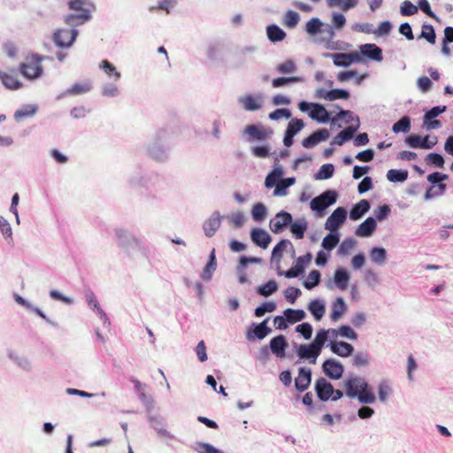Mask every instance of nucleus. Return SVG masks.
Listing matches in <instances>:
<instances>
[{"mask_svg":"<svg viewBox=\"0 0 453 453\" xmlns=\"http://www.w3.org/2000/svg\"><path fill=\"white\" fill-rule=\"evenodd\" d=\"M345 394L349 398H357L362 403L372 404L376 397L365 378L349 376L343 381Z\"/></svg>","mask_w":453,"mask_h":453,"instance_id":"1","label":"nucleus"},{"mask_svg":"<svg viewBox=\"0 0 453 453\" xmlns=\"http://www.w3.org/2000/svg\"><path fill=\"white\" fill-rule=\"evenodd\" d=\"M42 58L37 54L27 56L24 63L20 64L19 71L27 79H36L42 73Z\"/></svg>","mask_w":453,"mask_h":453,"instance_id":"2","label":"nucleus"},{"mask_svg":"<svg viewBox=\"0 0 453 453\" xmlns=\"http://www.w3.org/2000/svg\"><path fill=\"white\" fill-rule=\"evenodd\" d=\"M337 199V193L334 190H326L311 201L310 206L312 211L322 212L328 206L334 204Z\"/></svg>","mask_w":453,"mask_h":453,"instance_id":"3","label":"nucleus"},{"mask_svg":"<svg viewBox=\"0 0 453 453\" xmlns=\"http://www.w3.org/2000/svg\"><path fill=\"white\" fill-rule=\"evenodd\" d=\"M77 35L78 32L75 29H58L54 33L53 39L58 47L68 48L73 43Z\"/></svg>","mask_w":453,"mask_h":453,"instance_id":"4","label":"nucleus"},{"mask_svg":"<svg viewBox=\"0 0 453 453\" xmlns=\"http://www.w3.org/2000/svg\"><path fill=\"white\" fill-rule=\"evenodd\" d=\"M324 373L332 380L342 378L344 368L343 365L335 359H327L322 365Z\"/></svg>","mask_w":453,"mask_h":453,"instance_id":"5","label":"nucleus"},{"mask_svg":"<svg viewBox=\"0 0 453 453\" xmlns=\"http://www.w3.org/2000/svg\"><path fill=\"white\" fill-rule=\"evenodd\" d=\"M347 211L343 207H338L327 218L325 227L330 231L337 230L346 220Z\"/></svg>","mask_w":453,"mask_h":453,"instance_id":"6","label":"nucleus"},{"mask_svg":"<svg viewBox=\"0 0 453 453\" xmlns=\"http://www.w3.org/2000/svg\"><path fill=\"white\" fill-rule=\"evenodd\" d=\"M291 214L286 211H280L270 221V228L273 233L278 234L280 233L285 226L291 224Z\"/></svg>","mask_w":453,"mask_h":453,"instance_id":"7","label":"nucleus"},{"mask_svg":"<svg viewBox=\"0 0 453 453\" xmlns=\"http://www.w3.org/2000/svg\"><path fill=\"white\" fill-rule=\"evenodd\" d=\"M311 258L312 256L311 253L299 257L296 261V265L284 273L285 277L296 278L299 276L303 273L304 265L309 264L311 261Z\"/></svg>","mask_w":453,"mask_h":453,"instance_id":"8","label":"nucleus"},{"mask_svg":"<svg viewBox=\"0 0 453 453\" xmlns=\"http://www.w3.org/2000/svg\"><path fill=\"white\" fill-rule=\"evenodd\" d=\"M315 391L318 397L326 402L330 399L334 392V387L325 378H319L315 382Z\"/></svg>","mask_w":453,"mask_h":453,"instance_id":"9","label":"nucleus"},{"mask_svg":"<svg viewBox=\"0 0 453 453\" xmlns=\"http://www.w3.org/2000/svg\"><path fill=\"white\" fill-rule=\"evenodd\" d=\"M311 370L307 367H300L298 376L295 379V387L299 392L305 391L311 385Z\"/></svg>","mask_w":453,"mask_h":453,"instance_id":"10","label":"nucleus"},{"mask_svg":"<svg viewBox=\"0 0 453 453\" xmlns=\"http://www.w3.org/2000/svg\"><path fill=\"white\" fill-rule=\"evenodd\" d=\"M333 62L337 66L347 67L352 63L359 62L360 56L357 52L334 53L332 55Z\"/></svg>","mask_w":453,"mask_h":453,"instance_id":"11","label":"nucleus"},{"mask_svg":"<svg viewBox=\"0 0 453 453\" xmlns=\"http://www.w3.org/2000/svg\"><path fill=\"white\" fill-rule=\"evenodd\" d=\"M297 355L302 359H310L311 364H315L320 352L312 343L310 345L301 344L296 349Z\"/></svg>","mask_w":453,"mask_h":453,"instance_id":"12","label":"nucleus"},{"mask_svg":"<svg viewBox=\"0 0 453 453\" xmlns=\"http://www.w3.org/2000/svg\"><path fill=\"white\" fill-rule=\"evenodd\" d=\"M252 242L257 246L266 249L271 242L270 234L264 229L254 228L250 233Z\"/></svg>","mask_w":453,"mask_h":453,"instance_id":"13","label":"nucleus"},{"mask_svg":"<svg viewBox=\"0 0 453 453\" xmlns=\"http://www.w3.org/2000/svg\"><path fill=\"white\" fill-rule=\"evenodd\" d=\"M0 80L8 89H19L22 86L14 70L10 73L0 72Z\"/></svg>","mask_w":453,"mask_h":453,"instance_id":"14","label":"nucleus"},{"mask_svg":"<svg viewBox=\"0 0 453 453\" xmlns=\"http://www.w3.org/2000/svg\"><path fill=\"white\" fill-rule=\"evenodd\" d=\"M221 223L220 215L218 211L214 212L210 219L203 223V231L206 236L211 237L219 228Z\"/></svg>","mask_w":453,"mask_h":453,"instance_id":"15","label":"nucleus"},{"mask_svg":"<svg viewBox=\"0 0 453 453\" xmlns=\"http://www.w3.org/2000/svg\"><path fill=\"white\" fill-rule=\"evenodd\" d=\"M360 51L364 56H365L372 60L380 62L383 59L382 50L376 44L367 43V44L362 45L360 47Z\"/></svg>","mask_w":453,"mask_h":453,"instance_id":"16","label":"nucleus"},{"mask_svg":"<svg viewBox=\"0 0 453 453\" xmlns=\"http://www.w3.org/2000/svg\"><path fill=\"white\" fill-rule=\"evenodd\" d=\"M288 346L285 336L278 335L273 337L270 342V348L273 354H275L278 357H285V349Z\"/></svg>","mask_w":453,"mask_h":453,"instance_id":"17","label":"nucleus"},{"mask_svg":"<svg viewBox=\"0 0 453 453\" xmlns=\"http://www.w3.org/2000/svg\"><path fill=\"white\" fill-rule=\"evenodd\" d=\"M376 226L377 225L375 219L372 217H369L358 226L355 234L360 237H368L372 234Z\"/></svg>","mask_w":453,"mask_h":453,"instance_id":"18","label":"nucleus"},{"mask_svg":"<svg viewBox=\"0 0 453 453\" xmlns=\"http://www.w3.org/2000/svg\"><path fill=\"white\" fill-rule=\"evenodd\" d=\"M90 18L89 11L83 12H73L65 18V23L70 27H77L84 24Z\"/></svg>","mask_w":453,"mask_h":453,"instance_id":"19","label":"nucleus"},{"mask_svg":"<svg viewBox=\"0 0 453 453\" xmlns=\"http://www.w3.org/2000/svg\"><path fill=\"white\" fill-rule=\"evenodd\" d=\"M319 93L320 97H322L326 100H328V101L349 98V93L347 90L340 89V88H334V89H331L329 91L321 89Z\"/></svg>","mask_w":453,"mask_h":453,"instance_id":"20","label":"nucleus"},{"mask_svg":"<svg viewBox=\"0 0 453 453\" xmlns=\"http://www.w3.org/2000/svg\"><path fill=\"white\" fill-rule=\"evenodd\" d=\"M331 350L342 357H349L354 349L351 344L345 342H333L331 343Z\"/></svg>","mask_w":453,"mask_h":453,"instance_id":"21","label":"nucleus"},{"mask_svg":"<svg viewBox=\"0 0 453 453\" xmlns=\"http://www.w3.org/2000/svg\"><path fill=\"white\" fill-rule=\"evenodd\" d=\"M369 209L370 203L365 199H362L350 210L349 218L352 220H357L361 219L369 211Z\"/></svg>","mask_w":453,"mask_h":453,"instance_id":"22","label":"nucleus"},{"mask_svg":"<svg viewBox=\"0 0 453 453\" xmlns=\"http://www.w3.org/2000/svg\"><path fill=\"white\" fill-rule=\"evenodd\" d=\"M240 103L246 111H257L262 107L261 98L255 97L252 95H247L240 98Z\"/></svg>","mask_w":453,"mask_h":453,"instance_id":"23","label":"nucleus"},{"mask_svg":"<svg viewBox=\"0 0 453 453\" xmlns=\"http://www.w3.org/2000/svg\"><path fill=\"white\" fill-rule=\"evenodd\" d=\"M311 111L309 113L312 119H316L320 123H325L328 120L329 115L324 106L319 104H311Z\"/></svg>","mask_w":453,"mask_h":453,"instance_id":"24","label":"nucleus"},{"mask_svg":"<svg viewBox=\"0 0 453 453\" xmlns=\"http://www.w3.org/2000/svg\"><path fill=\"white\" fill-rule=\"evenodd\" d=\"M347 310L346 303L342 297L336 298L333 303L330 318L333 321L339 320Z\"/></svg>","mask_w":453,"mask_h":453,"instance_id":"25","label":"nucleus"},{"mask_svg":"<svg viewBox=\"0 0 453 453\" xmlns=\"http://www.w3.org/2000/svg\"><path fill=\"white\" fill-rule=\"evenodd\" d=\"M92 88L91 83L88 81L75 83L71 88L66 89L63 96L72 95L78 96L89 92Z\"/></svg>","mask_w":453,"mask_h":453,"instance_id":"26","label":"nucleus"},{"mask_svg":"<svg viewBox=\"0 0 453 453\" xmlns=\"http://www.w3.org/2000/svg\"><path fill=\"white\" fill-rule=\"evenodd\" d=\"M268 39L273 42H281L286 37V33L277 25H270L266 27Z\"/></svg>","mask_w":453,"mask_h":453,"instance_id":"27","label":"nucleus"},{"mask_svg":"<svg viewBox=\"0 0 453 453\" xmlns=\"http://www.w3.org/2000/svg\"><path fill=\"white\" fill-rule=\"evenodd\" d=\"M269 320V318L265 319L263 322L257 325L253 329L254 336L251 334V332L248 333V338L253 339L257 337V339H264L270 332L271 328H269L266 324Z\"/></svg>","mask_w":453,"mask_h":453,"instance_id":"28","label":"nucleus"},{"mask_svg":"<svg viewBox=\"0 0 453 453\" xmlns=\"http://www.w3.org/2000/svg\"><path fill=\"white\" fill-rule=\"evenodd\" d=\"M308 310L314 316L316 320H320L326 311L324 303L319 300H312L309 303Z\"/></svg>","mask_w":453,"mask_h":453,"instance_id":"29","label":"nucleus"},{"mask_svg":"<svg viewBox=\"0 0 453 453\" xmlns=\"http://www.w3.org/2000/svg\"><path fill=\"white\" fill-rule=\"evenodd\" d=\"M349 280V275L344 269L336 270L334 273V281L341 290L347 289Z\"/></svg>","mask_w":453,"mask_h":453,"instance_id":"30","label":"nucleus"},{"mask_svg":"<svg viewBox=\"0 0 453 453\" xmlns=\"http://www.w3.org/2000/svg\"><path fill=\"white\" fill-rule=\"evenodd\" d=\"M357 127H348L347 128L341 131L334 139L333 143L337 145H342L345 142L350 140L356 132Z\"/></svg>","mask_w":453,"mask_h":453,"instance_id":"31","label":"nucleus"},{"mask_svg":"<svg viewBox=\"0 0 453 453\" xmlns=\"http://www.w3.org/2000/svg\"><path fill=\"white\" fill-rule=\"evenodd\" d=\"M284 316L286 317L288 322L294 324L303 320L306 314L303 310H294L288 308L284 311Z\"/></svg>","mask_w":453,"mask_h":453,"instance_id":"32","label":"nucleus"},{"mask_svg":"<svg viewBox=\"0 0 453 453\" xmlns=\"http://www.w3.org/2000/svg\"><path fill=\"white\" fill-rule=\"evenodd\" d=\"M408 178V171L391 169L387 173V179L391 182H403Z\"/></svg>","mask_w":453,"mask_h":453,"instance_id":"33","label":"nucleus"},{"mask_svg":"<svg viewBox=\"0 0 453 453\" xmlns=\"http://www.w3.org/2000/svg\"><path fill=\"white\" fill-rule=\"evenodd\" d=\"M86 299H87V302L88 303V305L93 308L95 311H97L98 315L100 316V318L104 320H106L107 319V317H106V314L105 312L100 308V305H99V303L96 299V296H95V294L91 291H88L87 294H86Z\"/></svg>","mask_w":453,"mask_h":453,"instance_id":"34","label":"nucleus"},{"mask_svg":"<svg viewBox=\"0 0 453 453\" xmlns=\"http://www.w3.org/2000/svg\"><path fill=\"white\" fill-rule=\"evenodd\" d=\"M216 269V257H215V250L213 249L211 255L210 259L203 268L202 273V278L205 280H208L211 278L212 272Z\"/></svg>","mask_w":453,"mask_h":453,"instance_id":"35","label":"nucleus"},{"mask_svg":"<svg viewBox=\"0 0 453 453\" xmlns=\"http://www.w3.org/2000/svg\"><path fill=\"white\" fill-rule=\"evenodd\" d=\"M296 180L295 178H286L283 180H280L275 187V189L273 191L274 196H286L287 195V188H289L291 185L295 183Z\"/></svg>","mask_w":453,"mask_h":453,"instance_id":"36","label":"nucleus"},{"mask_svg":"<svg viewBox=\"0 0 453 453\" xmlns=\"http://www.w3.org/2000/svg\"><path fill=\"white\" fill-rule=\"evenodd\" d=\"M277 289V282L274 280H270L265 284L258 287L257 293L263 296H268L276 292Z\"/></svg>","mask_w":453,"mask_h":453,"instance_id":"37","label":"nucleus"},{"mask_svg":"<svg viewBox=\"0 0 453 453\" xmlns=\"http://www.w3.org/2000/svg\"><path fill=\"white\" fill-rule=\"evenodd\" d=\"M320 277L321 274L318 270H312L308 277L307 280L303 282V286L307 289H311L318 286L320 282Z\"/></svg>","mask_w":453,"mask_h":453,"instance_id":"38","label":"nucleus"},{"mask_svg":"<svg viewBox=\"0 0 453 453\" xmlns=\"http://www.w3.org/2000/svg\"><path fill=\"white\" fill-rule=\"evenodd\" d=\"M411 129V120L407 116L400 119L396 123L393 125L392 130L394 133H407Z\"/></svg>","mask_w":453,"mask_h":453,"instance_id":"39","label":"nucleus"},{"mask_svg":"<svg viewBox=\"0 0 453 453\" xmlns=\"http://www.w3.org/2000/svg\"><path fill=\"white\" fill-rule=\"evenodd\" d=\"M370 257L376 264H383L387 258V251L384 248H372L370 252Z\"/></svg>","mask_w":453,"mask_h":453,"instance_id":"40","label":"nucleus"},{"mask_svg":"<svg viewBox=\"0 0 453 453\" xmlns=\"http://www.w3.org/2000/svg\"><path fill=\"white\" fill-rule=\"evenodd\" d=\"M300 20L299 15L294 11H288L284 16L283 24L289 27H295Z\"/></svg>","mask_w":453,"mask_h":453,"instance_id":"41","label":"nucleus"},{"mask_svg":"<svg viewBox=\"0 0 453 453\" xmlns=\"http://www.w3.org/2000/svg\"><path fill=\"white\" fill-rule=\"evenodd\" d=\"M288 245H291V242L288 240H281L278 242L273 250L272 259L280 260L282 257L283 251Z\"/></svg>","mask_w":453,"mask_h":453,"instance_id":"42","label":"nucleus"},{"mask_svg":"<svg viewBox=\"0 0 453 453\" xmlns=\"http://www.w3.org/2000/svg\"><path fill=\"white\" fill-rule=\"evenodd\" d=\"M251 212L255 221H262L266 216V208L263 203H258L253 205Z\"/></svg>","mask_w":453,"mask_h":453,"instance_id":"43","label":"nucleus"},{"mask_svg":"<svg viewBox=\"0 0 453 453\" xmlns=\"http://www.w3.org/2000/svg\"><path fill=\"white\" fill-rule=\"evenodd\" d=\"M334 172V167L332 164H325L319 168L316 178L319 180L329 179L333 176Z\"/></svg>","mask_w":453,"mask_h":453,"instance_id":"44","label":"nucleus"},{"mask_svg":"<svg viewBox=\"0 0 453 453\" xmlns=\"http://www.w3.org/2000/svg\"><path fill=\"white\" fill-rule=\"evenodd\" d=\"M245 133L257 140H264L266 137V133L259 129L255 125H249L245 128Z\"/></svg>","mask_w":453,"mask_h":453,"instance_id":"45","label":"nucleus"},{"mask_svg":"<svg viewBox=\"0 0 453 453\" xmlns=\"http://www.w3.org/2000/svg\"><path fill=\"white\" fill-rule=\"evenodd\" d=\"M322 22L318 18L311 19L305 26L306 32L310 35H316L320 31Z\"/></svg>","mask_w":453,"mask_h":453,"instance_id":"46","label":"nucleus"},{"mask_svg":"<svg viewBox=\"0 0 453 453\" xmlns=\"http://www.w3.org/2000/svg\"><path fill=\"white\" fill-rule=\"evenodd\" d=\"M307 229L306 222L293 223L290 226V230L296 239H303L304 233Z\"/></svg>","mask_w":453,"mask_h":453,"instance_id":"47","label":"nucleus"},{"mask_svg":"<svg viewBox=\"0 0 453 453\" xmlns=\"http://www.w3.org/2000/svg\"><path fill=\"white\" fill-rule=\"evenodd\" d=\"M425 160L427 165H433L436 167L441 168L444 165V158L438 153H429Z\"/></svg>","mask_w":453,"mask_h":453,"instance_id":"48","label":"nucleus"},{"mask_svg":"<svg viewBox=\"0 0 453 453\" xmlns=\"http://www.w3.org/2000/svg\"><path fill=\"white\" fill-rule=\"evenodd\" d=\"M339 242V237L336 234H329L322 241V247L325 250H332Z\"/></svg>","mask_w":453,"mask_h":453,"instance_id":"49","label":"nucleus"},{"mask_svg":"<svg viewBox=\"0 0 453 453\" xmlns=\"http://www.w3.org/2000/svg\"><path fill=\"white\" fill-rule=\"evenodd\" d=\"M418 11V7L409 0H405L401 5V14L403 16L414 15Z\"/></svg>","mask_w":453,"mask_h":453,"instance_id":"50","label":"nucleus"},{"mask_svg":"<svg viewBox=\"0 0 453 453\" xmlns=\"http://www.w3.org/2000/svg\"><path fill=\"white\" fill-rule=\"evenodd\" d=\"M276 309V304L273 302L265 303L255 310L256 317H262L265 312H273Z\"/></svg>","mask_w":453,"mask_h":453,"instance_id":"51","label":"nucleus"},{"mask_svg":"<svg viewBox=\"0 0 453 453\" xmlns=\"http://www.w3.org/2000/svg\"><path fill=\"white\" fill-rule=\"evenodd\" d=\"M327 340V331L325 329L319 330L316 336L314 341L312 342V344L319 350L321 351V349L325 342Z\"/></svg>","mask_w":453,"mask_h":453,"instance_id":"52","label":"nucleus"},{"mask_svg":"<svg viewBox=\"0 0 453 453\" xmlns=\"http://www.w3.org/2000/svg\"><path fill=\"white\" fill-rule=\"evenodd\" d=\"M301 79L297 76H292V77H280L273 80V88H280L281 86H284L288 83L292 82H298Z\"/></svg>","mask_w":453,"mask_h":453,"instance_id":"53","label":"nucleus"},{"mask_svg":"<svg viewBox=\"0 0 453 453\" xmlns=\"http://www.w3.org/2000/svg\"><path fill=\"white\" fill-rule=\"evenodd\" d=\"M227 219L235 228L242 226L245 222V217L241 211L232 213L227 217Z\"/></svg>","mask_w":453,"mask_h":453,"instance_id":"54","label":"nucleus"},{"mask_svg":"<svg viewBox=\"0 0 453 453\" xmlns=\"http://www.w3.org/2000/svg\"><path fill=\"white\" fill-rule=\"evenodd\" d=\"M281 175L280 170H274L271 173H269L265 181V185L266 188H273V186L276 187V184L280 181V177Z\"/></svg>","mask_w":453,"mask_h":453,"instance_id":"55","label":"nucleus"},{"mask_svg":"<svg viewBox=\"0 0 453 453\" xmlns=\"http://www.w3.org/2000/svg\"><path fill=\"white\" fill-rule=\"evenodd\" d=\"M304 127L303 121L299 119H292L288 124L287 130L288 132L296 134L299 131H301Z\"/></svg>","mask_w":453,"mask_h":453,"instance_id":"56","label":"nucleus"},{"mask_svg":"<svg viewBox=\"0 0 453 453\" xmlns=\"http://www.w3.org/2000/svg\"><path fill=\"white\" fill-rule=\"evenodd\" d=\"M329 5H339L343 11L354 7L357 4V0H327Z\"/></svg>","mask_w":453,"mask_h":453,"instance_id":"57","label":"nucleus"},{"mask_svg":"<svg viewBox=\"0 0 453 453\" xmlns=\"http://www.w3.org/2000/svg\"><path fill=\"white\" fill-rule=\"evenodd\" d=\"M421 37L426 39L427 42L432 44L435 43L436 36L434 27L431 25H424L421 33Z\"/></svg>","mask_w":453,"mask_h":453,"instance_id":"58","label":"nucleus"},{"mask_svg":"<svg viewBox=\"0 0 453 453\" xmlns=\"http://www.w3.org/2000/svg\"><path fill=\"white\" fill-rule=\"evenodd\" d=\"M296 331L301 334L305 339H310L312 335V326L308 322L298 325L296 327Z\"/></svg>","mask_w":453,"mask_h":453,"instance_id":"59","label":"nucleus"},{"mask_svg":"<svg viewBox=\"0 0 453 453\" xmlns=\"http://www.w3.org/2000/svg\"><path fill=\"white\" fill-rule=\"evenodd\" d=\"M353 365L356 367H364L369 364V357L365 353H357L352 359Z\"/></svg>","mask_w":453,"mask_h":453,"instance_id":"60","label":"nucleus"},{"mask_svg":"<svg viewBox=\"0 0 453 453\" xmlns=\"http://www.w3.org/2000/svg\"><path fill=\"white\" fill-rule=\"evenodd\" d=\"M85 0H72L69 3V8L74 12H83V11H89L87 7Z\"/></svg>","mask_w":453,"mask_h":453,"instance_id":"61","label":"nucleus"},{"mask_svg":"<svg viewBox=\"0 0 453 453\" xmlns=\"http://www.w3.org/2000/svg\"><path fill=\"white\" fill-rule=\"evenodd\" d=\"M446 111V106H435L432 108L430 111H426L424 117L425 122H427L437 116H439L441 113L444 112Z\"/></svg>","mask_w":453,"mask_h":453,"instance_id":"62","label":"nucleus"},{"mask_svg":"<svg viewBox=\"0 0 453 453\" xmlns=\"http://www.w3.org/2000/svg\"><path fill=\"white\" fill-rule=\"evenodd\" d=\"M291 112L288 109H276L269 114V118L273 120H278L281 118L289 119Z\"/></svg>","mask_w":453,"mask_h":453,"instance_id":"63","label":"nucleus"},{"mask_svg":"<svg viewBox=\"0 0 453 453\" xmlns=\"http://www.w3.org/2000/svg\"><path fill=\"white\" fill-rule=\"evenodd\" d=\"M196 450L198 453H222L212 445L205 442L197 443Z\"/></svg>","mask_w":453,"mask_h":453,"instance_id":"64","label":"nucleus"}]
</instances>
